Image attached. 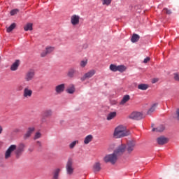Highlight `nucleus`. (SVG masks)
<instances>
[{
  "label": "nucleus",
  "mask_w": 179,
  "mask_h": 179,
  "mask_svg": "<svg viewBox=\"0 0 179 179\" xmlns=\"http://www.w3.org/2000/svg\"><path fill=\"white\" fill-rule=\"evenodd\" d=\"M25 150V144L20 143L18 146L16 145H10V146L7 148L4 153V159H8L12 157V153L15 152V158L19 159L22 156Z\"/></svg>",
  "instance_id": "f257e3e1"
},
{
  "label": "nucleus",
  "mask_w": 179,
  "mask_h": 179,
  "mask_svg": "<svg viewBox=\"0 0 179 179\" xmlns=\"http://www.w3.org/2000/svg\"><path fill=\"white\" fill-rule=\"evenodd\" d=\"M129 136V131H127L125 127L120 125L115 127L113 132V137L116 139L124 138Z\"/></svg>",
  "instance_id": "f03ea898"
},
{
  "label": "nucleus",
  "mask_w": 179,
  "mask_h": 179,
  "mask_svg": "<svg viewBox=\"0 0 179 179\" xmlns=\"http://www.w3.org/2000/svg\"><path fill=\"white\" fill-rule=\"evenodd\" d=\"M119 156L120 155L116 154L106 155L103 158V161H104L105 163H111V164H115L117 163V157Z\"/></svg>",
  "instance_id": "7ed1b4c3"
},
{
  "label": "nucleus",
  "mask_w": 179,
  "mask_h": 179,
  "mask_svg": "<svg viewBox=\"0 0 179 179\" xmlns=\"http://www.w3.org/2000/svg\"><path fill=\"white\" fill-rule=\"evenodd\" d=\"M66 175L72 176L74 173V166H73V159H69L66 164Z\"/></svg>",
  "instance_id": "20e7f679"
},
{
  "label": "nucleus",
  "mask_w": 179,
  "mask_h": 179,
  "mask_svg": "<svg viewBox=\"0 0 179 179\" xmlns=\"http://www.w3.org/2000/svg\"><path fill=\"white\" fill-rule=\"evenodd\" d=\"M134 148H136V141H129L127 145H124V150L129 155L134 152Z\"/></svg>",
  "instance_id": "39448f33"
},
{
  "label": "nucleus",
  "mask_w": 179,
  "mask_h": 179,
  "mask_svg": "<svg viewBox=\"0 0 179 179\" xmlns=\"http://www.w3.org/2000/svg\"><path fill=\"white\" fill-rule=\"evenodd\" d=\"M36 73L34 69L28 70L27 72L25 73V76H24V80L25 82H31L34 79V76Z\"/></svg>",
  "instance_id": "423d86ee"
},
{
  "label": "nucleus",
  "mask_w": 179,
  "mask_h": 179,
  "mask_svg": "<svg viewBox=\"0 0 179 179\" xmlns=\"http://www.w3.org/2000/svg\"><path fill=\"white\" fill-rule=\"evenodd\" d=\"M129 118L133 120H141L145 118V115H143L141 112H133L130 115H129Z\"/></svg>",
  "instance_id": "0eeeda50"
},
{
  "label": "nucleus",
  "mask_w": 179,
  "mask_h": 179,
  "mask_svg": "<svg viewBox=\"0 0 179 179\" xmlns=\"http://www.w3.org/2000/svg\"><path fill=\"white\" fill-rule=\"evenodd\" d=\"M96 74V70L92 69L87 71V73H85L80 80L82 82H85L87 79H91L92 77H93Z\"/></svg>",
  "instance_id": "6e6552de"
},
{
  "label": "nucleus",
  "mask_w": 179,
  "mask_h": 179,
  "mask_svg": "<svg viewBox=\"0 0 179 179\" xmlns=\"http://www.w3.org/2000/svg\"><path fill=\"white\" fill-rule=\"evenodd\" d=\"M125 144H122L119 147H117V148H116L113 154L121 156L122 155H123L124 152H125Z\"/></svg>",
  "instance_id": "1a4fd4ad"
},
{
  "label": "nucleus",
  "mask_w": 179,
  "mask_h": 179,
  "mask_svg": "<svg viewBox=\"0 0 179 179\" xmlns=\"http://www.w3.org/2000/svg\"><path fill=\"white\" fill-rule=\"evenodd\" d=\"M78 73V71H77L76 69H75L74 67H71L70 69H69L68 72L66 73V76H68V78L72 79Z\"/></svg>",
  "instance_id": "9d476101"
},
{
  "label": "nucleus",
  "mask_w": 179,
  "mask_h": 179,
  "mask_svg": "<svg viewBox=\"0 0 179 179\" xmlns=\"http://www.w3.org/2000/svg\"><path fill=\"white\" fill-rule=\"evenodd\" d=\"M34 130H36V129L34 127H28L27 131H26L25 134L23 136V139L26 141L29 138Z\"/></svg>",
  "instance_id": "9b49d317"
},
{
  "label": "nucleus",
  "mask_w": 179,
  "mask_h": 179,
  "mask_svg": "<svg viewBox=\"0 0 179 179\" xmlns=\"http://www.w3.org/2000/svg\"><path fill=\"white\" fill-rule=\"evenodd\" d=\"M64 89H66V85L65 84H59L58 85H56L55 90L56 92V94H61L64 92Z\"/></svg>",
  "instance_id": "f8f14e48"
},
{
  "label": "nucleus",
  "mask_w": 179,
  "mask_h": 179,
  "mask_svg": "<svg viewBox=\"0 0 179 179\" xmlns=\"http://www.w3.org/2000/svg\"><path fill=\"white\" fill-rule=\"evenodd\" d=\"M32 96V90L29 87H26L23 90V97L25 99H29Z\"/></svg>",
  "instance_id": "ddd939ff"
},
{
  "label": "nucleus",
  "mask_w": 179,
  "mask_h": 179,
  "mask_svg": "<svg viewBox=\"0 0 179 179\" xmlns=\"http://www.w3.org/2000/svg\"><path fill=\"white\" fill-rule=\"evenodd\" d=\"M80 20V17H79V15H73L72 17H71V24H72L73 26H77L79 24Z\"/></svg>",
  "instance_id": "4468645a"
},
{
  "label": "nucleus",
  "mask_w": 179,
  "mask_h": 179,
  "mask_svg": "<svg viewBox=\"0 0 179 179\" xmlns=\"http://www.w3.org/2000/svg\"><path fill=\"white\" fill-rule=\"evenodd\" d=\"M55 51V47L48 46L45 48V50L41 54V57H46L47 55L52 53Z\"/></svg>",
  "instance_id": "2eb2a0df"
},
{
  "label": "nucleus",
  "mask_w": 179,
  "mask_h": 179,
  "mask_svg": "<svg viewBox=\"0 0 179 179\" xmlns=\"http://www.w3.org/2000/svg\"><path fill=\"white\" fill-rule=\"evenodd\" d=\"M92 171L94 173L100 172L101 171V164L100 162H94V165H92Z\"/></svg>",
  "instance_id": "dca6fc26"
},
{
  "label": "nucleus",
  "mask_w": 179,
  "mask_h": 179,
  "mask_svg": "<svg viewBox=\"0 0 179 179\" xmlns=\"http://www.w3.org/2000/svg\"><path fill=\"white\" fill-rule=\"evenodd\" d=\"M61 169L57 168L52 172V179H59V174L61 173Z\"/></svg>",
  "instance_id": "f3484780"
},
{
  "label": "nucleus",
  "mask_w": 179,
  "mask_h": 179,
  "mask_svg": "<svg viewBox=\"0 0 179 179\" xmlns=\"http://www.w3.org/2000/svg\"><path fill=\"white\" fill-rule=\"evenodd\" d=\"M169 142V139L166 137L164 136H161L158 138H157V143H158V145H166V143H168Z\"/></svg>",
  "instance_id": "a211bd4d"
},
{
  "label": "nucleus",
  "mask_w": 179,
  "mask_h": 179,
  "mask_svg": "<svg viewBox=\"0 0 179 179\" xmlns=\"http://www.w3.org/2000/svg\"><path fill=\"white\" fill-rule=\"evenodd\" d=\"M117 116V112H110L107 115L106 120L110 121Z\"/></svg>",
  "instance_id": "6ab92c4d"
},
{
  "label": "nucleus",
  "mask_w": 179,
  "mask_h": 179,
  "mask_svg": "<svg viewBox=\"0 0 179 179\" xmlns=\"http://www.w3.org/2000/svg\"><path fill=\"white\" fill-rule=\"evenodd\" d=\"M43 117H50L51 116H52V110H51L50 109L49 110H46L45 111H43Z\"/></svg>",
  "instance_id": "aec40b11"
},
{
  "label": "nucleus",
  "mask_w": 179,
  "mask_h": 179,
  "mask_svg": "<svg viewBox=\"0 0 179 179\" xmlns=\"http://www.w3.org/2000/svg\"><path fill=\"white\" fill-rule=\"evenodd\" d=\"M92 141H93V136L91 134L86 136L85 138H84V144L88 145Z\"/></svg>",
  "instance_id": "412c9836"
},
{
  "label": "nucleus",
  "mask_w": 179,
  "mask_h": 179,
  "mask_svg": "<svg viewBox=\"0 0 179 179\" xmlns=\"http://www.w3.org/2000/svg\"><path fill=\"white\" fill-rule=\"evenodd\" d=\"M19 67V60H17L10 66L11 71H16Z\"/></svg>",
  "instance_id": "4be33fe9"
},
{
  "label": "nucleus",
  "mask_w": 179,
  "mask_h": 179,
  "mask_svg": "<svg viewBox=\"0 0 179 179\" xmlns=\"http://www.w3.org/2000/svg\"><path fill=\"white\" fill-rule=\"evenodd\" d=\"M149 88L148 84H140L137 86V89L139 90L146 91Z\"/></svg>",
  "instance_id": "5701e85b"
},
{
  "label": "nucleus",
  "mask_w": 179,
  "mask_h": 179,
  "mask_svg": "<svg viewBox=\"0 0 179 179\" xmlns=\"http://www.w3.org/2000/svg\"><path fill=\"white\" fill-rule=\"evenodd\" d=\"M16 28V23L13 22L9 27H6V31L7 33H10Z\"/></svg>",
  "instance_id": "b1692460"
},
{
  "label": "nucleus",
  "mask_w": 179,
  "mask_h": 179,
  "mask_svg": "<svg viewBox=\"0 0 179 179\" xmlns=\"http://www.w3.org/2000/svg\"><path fill=\"white\" fill-rule=\"evenodd\" d=\"M130 100V96L129 95H124L122 101H120V105H124L127 101Z\"/></svg>",
  "instance_id": "393cba45"
},
{
  "label": "nucleus",
  "mask_w": 179,
  "mask_h": 179,
  "mask_svg": "<svg viewBox=\"0 0 179 179\" xmlns=\"http://www.w3.org/2000/svg\"><path fill=\"white\" fill-rule=\"evenodd\" d=\"M164 130V125H160L159 127L157 128L152 129V131H157V132H162Z\"/></svg>",
  "instance_id": "a878e982"
},
{
  "label": "nucleus",
  "mask_w": 179,
  "mask_h": 179,
  "mask_svg": "<svg viewBox=\"0 0 179 179\" xmlns=\"http://www.w3.org/2000/svg\"><path fill=\"white\" fill-rule=\"evenodd\" d=\"M139 41V36L136 34L132 35V38H131V42L136 43Z\"/></svg>",
  "instance_id": "bb28decb"
},
{
  "label": "nucleus",
  "mask_w": 179,
  "mask_h": 179,
  "mask_svg": "<svg viewBox=\"0 0 179 179\" xmlns=\"http://www.w3.org/2000/svg\"><path fill=\"white\" fill-rule=\"evenodd\" d=\"M24 31H32V24L31 23H27V24L24 27Z\"/></svg>",
  "instance_id": "cd10ccee"
},
{
  "label": "nucleus",
  "mask_w": 179,
  "mask_h": 179,
  "mask_svg": "<svg viewBox=\"0 0 179 179\" xmlns=\"http://www.w3.org/2000/svg\"><path fill=\"white\" fill-rule=\"evenodd\" d=\"M78 141H74L71 143L70 145H69V148H70V149H74V148L76 146L77 144H78Z\"/></svg>",
  "instance_id": "c85d7f7f"
},
{
  "label": "nucleus",
  "mask_w": 179,
  "mask_h": 179,
  "mask_svg": "<svg viewBox=\"0 0 179 179\" xmlns=\"http://www.w3.org/2000/svg\"><path fill=\"white\" fill-rule=\"evenodd\" d=\"M126 69H127V68H126L125 66L120 65V66H118L117 71H120V73H123L124 71H126Z\"/></svg>",
  "instance_id": "c756f323"
},
{
  "label": "nucleus",
  "mask_w": 179,
  "mask_h": 179,
  "mask_svg": "<svg viewBox=\"0 0 179 179\" xmlns=\"http://www.w3.org/2000/svg\"><path fill=\"white\" fill-rule=\"evenodd\" d=\"M156 106H157V103L154 104L151 108L149 109V110L148 111V115H150L152 113H153L154 111H155V108Z\"/></svg>",
  "instance_id": "7c9ffc66"
},
{
  "label": "nucleus",
  "mask_w": 179,
  "mask_h": 179,
  "mask_svg": "<svg viewBox=\"0 0 179 179\" xmlns=\"http://www.w3.org/2000/svg\"><path fill=\"white\" fill-rule=\"evenodd\" d=\"M117 68H118V66H115V64H110V66H109V69L113 72H116L117 70Z\"/></svg>",
  "instance_id": "2f4dec72"
},
{
  "label": "nucleus",
  "mask_w": 179,
  "mask_h": 179,
  "mask_svg": "<svg viewBox=\"0 0 179 179\" xmlns=\"http://www.w3.org/2000/svg\"><path fill=\"white\" fill-rule=\"evenodd\" d=\"M87 64V60H83L80 62V67L85 68Z\"/></svg>",
  "instance_id": "473e14b6"
},
{
  "label": "nucleus",
  "mask_w": 179,
  "mask_h": 179,
  "mask_svg": "<svg viewBox=\"0 0 179 179\" xmlns=\"http://www.w3.org/2000/svg\"><path fill=\"white\" fill-rule=\"evenodd\" d=\"M41 136H42V134H41L40 132H36L35 133L34 140L36 141V140L40 139Z\"/></svg>",
  "instance_id": "72a5a7b5"
},
{
  "label": "nucleus",
  "mask_w": 179,
  "mask_h": 179,
  "mask_svg": "<svg viewBox=\"0 0 179 179\" xmlns=\"http://www.w3.org/2000/svg\"><path fill=\"white\" fill-rule=\"evenodd\" d=\"M66 92H68L70 94H73V93L75 92V87H72L69 88L68 90H66Z\"/></svg>",
  "instance_id": "f704fd0d"
},
{
  "label": "nucleus",
  "mask_w": 179,
  "mask_h": 179,
  "mask_svg": "<svg viewBox=\"0 0 179 179\" xmlns=\"http://www.w3.org/2000/svg\"><path fill=\"white\" fill-rule=\"evenodd\" d=\"M163 13L167 15L172 14V11H171V10H169L168 8H163Z\"/></svg>",
  "instance_id": "c9c22d12"
},
{
  "label": "nucleus",
  "mask_w": 179,
  "mask_h": 179,
  "mask_svg": "<svg viewBox=\"0 0 179 179\" xmlns=\"http://www.w3.org/2000/svg\"><path fill=\"white\" fill-rule=\"evenodd\" d=\"M17 13H19V10H17V9L11 10L10 15L13 16V15H16Z\"/></svg>",
  "instance_id": "e433bc0d"
},
{
  "label": "nucleus",
  "mask_w": 179,
  "mask_h": 179,
  "mask_svg": "<svg viewBox=\"0 0 179 179\" xmlns=\"http://www.w3.org/2000/svg\"><path fill=\"white\" fill-rule=\"evenodd\" d=\"M110 3H111V0H102L103 5L108 6L109 4H110Z\"/></svg>",
  "instance_id": "4c0bfd02"
},
{
  "label": "nucleus",
  "mask_w": 179,
  "mask_h": 179,
  "mask_svg": "<svg viewBox=\"0 0 179 179\" xmlns=\"http://www.w3.org/2000/svg\"><path fill=\"white\" fill-rule=\"evenodd\" d=\"M176 119L179 121V108L176 110Z\"/></svg>",
  "instance_id": "58836bf2"
},
{
  "label": "nucleus",
  "mask_w": 179,
  "mask_h": 179,
  "mask_svg": "<svg viewBox=\"0 0 179 179\" xmlns=\"http://www.w3.org/2000/svg\"><path fill=\"white\" fill-rule=\"evenodd\" d=\"M159 80V78H153L152 79V83L155 84Z\"/></svg>",
  "instance_id": "ea45409f"
},
{
  "label": "nucleus",
  "mask_w": 179,
  "mask_h": 179,
  "mask_svg": "<svg viewBox=\"0 0 179 179\" xmlns=\"http://www.w3.org/2000/svg\"><path fill=\"white\" fill-rule=\"evenodd\" d=\"M150 62V57H146L144 60H143V63L147 64L148 62Z\"/></svg>",
  "instance_id": "a19ab883"
},
{
  "label": "nucleus",
  "mask_w": 179,
  "mask_h": 179,
  "mask_svg": "<svg viewBox=\"0 0 179 179\" xmlns=\"http://www.w3.org/2000/svg\"><path fill=\"white\" fill-rule=\"evenodd\" d=\"M175 80H179V75L177 73L175 74Z\"/></svg>",
  "instance_id": "79ce46f5"
},
{
  "label": "nucleus",
  "mask_w": 179,
  "mask_h": 179,
  "mask_svg": "<svg viewBox=\"0 0 179 179\" xmlns=\"http://www.w3.org/2000/svg\"><path fill=\"white\" fill-rule=\"evenodd\" d=\"M17 90L19 91L23 90V87L22 85H20L19 87H17Z\"/></svg>",
  "instance_id": "37998d69"
},
{
  "label": "nucleus",
  "mask_w": 179,
  "mask_h": 179,
  "mask_svg": "<svg viewBox=\"0 0 179 179\" xmlns=\"http://www.w3.org/2000/svg\"><path fill=\"white\" fill-rule=\"evenodd\" d=\"M36 144H38L39 147H42V143H41L40 141H36Z\"/></svg>",
  "instance_id": "c03bdc74"
},
{
  "label": "nucleus",
  "mask_w": 179,
  "mask_h": 179,
  "mask_svg": "<svg viewBox=\"0 0 179 179\" xmlns=\"http://www.w3.org/2000/svg\"><path fill=\"white\" fill-rule=\"evenodd\" d=\"M3 131V129L2 128V126L0 125V134H2V131Z\"/></svg>",
  "instance_id": "a18cd8bd"
},
{
  "label": "nucleus",
  "mask_w": 179,
  "mask_h": 179,
  "mask_svg": "<svg viewBox=\"0 0 179 179\" xmlns=\"http://www.w3.org/2000/svg\"><path fill=\"white\" fill-rule=\"evenodd\" d=\"M17 130V131H19V129H16Z\"/></svg>",
  "instance_id": "49530a36"
}]
</instances>
